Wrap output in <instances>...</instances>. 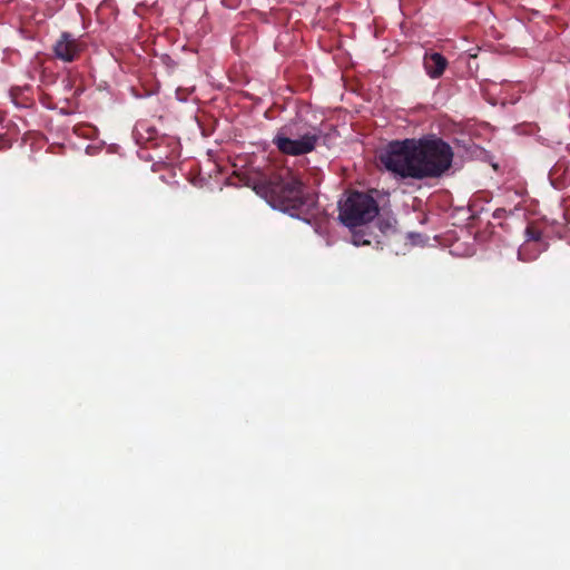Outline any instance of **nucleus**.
Returning a JSON list of instances; mask_svg holds the SVG:
<instances>
[{"label": "nucleus", "mask_w": 570, "mask_h": 570, "mask_svg": "<svg viewBox=\"0 0 570 570\" xmlns=\"http://www.w3.org/2000/svg\"><path fill=\"white\" fill-rule=\"evenodd\" d=\"M321 138L317 128H307L306 124L293 121L282 126L273 138V144L284 155L302 156L312 153Z\"/></svg>", "instance_id": "obj_3"}, {"label": "nucleus", "mask_w": 570, "mask_h": 570, "mask_svg": "<svg viewBox=\"0 0 570 570\" xmlns=\"http://www.w3.org/2000/svg\"><path fill=\"white\" fill-rule=\"evenodd\" d=\"M541 232L532 226H528L525 229V243L518 250V259L521 262H530L535 258V256H529L527 250L530 246L531 242H539L541 239Z\"/></svg>", "instance_id": "obj_7"}, {"label": "nucleus", "mask_w": 570, "mask_h": 570, "mask_svg": "<svg viewBox=\"0 0 570 570\" xmlns=\"http://www.w3.org/2000/svg\"><path fill=\"white\" fill-rule=\"evenodd\" d=\"M83 49L85 43L70 32H62L52 47L55 57L63 62L77 60Z\"/></svg>", "instance_id": "obj_5"}, {"label": "nucleus", "mask_w": 570, "mask_h": 570, "mask_svg": "<svg viewBox=\"0 0 570 570\" xmlns=\"http://www.w3.org/2000/svg\"><path fill=\"white\" fill-rule=\"evenodd\" d=\"M256 188L274 208L293 217L307 220L306 216L314 214L315 196L305 191L302 180L288 169L262 177Z\"/></svg>", "instance_id": "obj_2"}, {"label": "nucleus", "mask_w": 570, "mask_h": 570, "mask_svg": "<svg viewBox=\"0 0 570 570\" xmlns=\"http://www.w3.org/2000/svg\"><path fill=\"white\" fill-rule=\"evenodd\" d=\"M452 147L438 137L391 141L380 154L384 168L401 178L441 177L453 161Z\"/></svg>", "instance_id": "obj_1"}, {"label": "nucleus", "mask_w": 570, "mask_h": 570, "mask_svg": "<svg viewBox=\"0 0 570 570\" xmlns=\"http://www.w3.org/2000/svg\"><path fill=\"white\" fill-rule=\"evenodd\" d=\"M352 243L355 246L370 245L371 244L370 235L365 234L363 230H355L352 235Z\"/></svg>", "instance_id": "obj_8"}, {"label": "nucleus", "mask_w": 570, "mask_h": 570, "mask_svg": "<svg viewBox=\"0 0 570 570\" xmlns=\"http://www.w3.org/2000/svg\"><path fill=\"white\" fill-rule=\"evenodd\" d=\"M507 210L504 208H497L493 213L494 218H502L504 217Z\"/></svg>", "instance_id": "obj_9"}, {"label": "nucleus", "mask_w": 570, "mask_h": 570, "mask_svg": "<svg viewBox=\"0 0 570 570\" xmlns=\"http://www.w3.org/2000/svg\"><path fill=\"white\" fill-rule=\"evenodd\" d=\"M423 66L430 78L438 79L444 73L448 67V60L439 52H426L424 55Z\"/></svg>", "instance_id": "obj_6"}, {"label": "nucleus", "mask_w": 570, "mask_h": 570, "mask_svg": "<svg viewBox=\"0 0 570 570\" xmlns=\"http://www.w3.org/2000/svg\"><path fill=\"white\" fill-rule=\"evenodd\" d=\"M379 214V204L367 193L351 191L340 203V219L347 227H357L373 220Z\"/></svg>", "instance_id": "obj_4"}]
</instances>
